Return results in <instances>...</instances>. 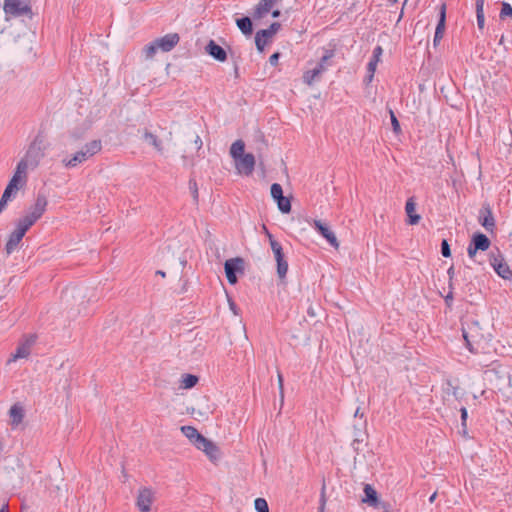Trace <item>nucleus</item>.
<instances>
[{
    "label": "nucleus",
    "mask_w": 512,
    "mask_h": 512,
    "mask_svg": "<svg viewBox=\"0 0 512 512\" xmlns=\"http://www.w3.org/2000/svg\"><path fill=\"white\" fill-rule=\"evenodd\" d=\"M181 432L189 439L192 445L198 450H201L212 462H216L220 459L221 453L218 446L211 440L204 437L198 432L193 426H182Z\"/></svg>",
    "instance_id": "1"
},
{
    "label": "nucleus",
    "mask_w": 512,
    "mask_h": 512,
    "mask_svg": "<svg viewBox=\"0 0 512 512\" xmlns=\"http://www.w3.org/2000/svg\"><path fill=\"white\" fill-rule=\"evenodd\" d=\"M102 149V143L100 140H92L85 144L81 150L77 151L72 157H64L61 163L65 168H75L83 162L87 161Z\"/></svg>",
    "instance_id": "2"
},
{
    "label": "nucleus",
    "mask_w": 512,
    "mask_h": 512,
    "mask_svg": "<svg viewBox=\"0 0 512 512\" xmlns=\"http://www.w3.org/2000/svg\"><path fill=\"white\" fill-rule=\"evenodd\" d=\"M179 41L180 37L177 33L166 34L145 45L143 48V54L146 59H151L154 57L157 51H171L179 43Z\"/></svg>",
    "instance_id": "3"
},
{
    "label": "nucleus",
    "mask_w": 512,
    "mask_h": 512,
    "mask_svg": "<svg viewBox=\"0 0 512 512\" xmlns=\"http://www.w3.org/2000/svg\"><path fill=\"white\" fill-rule=\"evenodd\" d=\"M488 261L498 276L505 280L512 279V270L505 261L503 254L498 249L488 254Z\"/></svg>",
    "instance_id": "4"
},
{
    "label": "nucleus",
    "mask_w": 512,
    "mask_h": 512,
    "mask_svg": "<svg viewBox=\"0 0 512 512\" xmlns=\"http://www.w3.org/2000/svg\"><path fill=\"white\" fill-rule=\"evenodd\" d=\"M462 334L469 351L475 353L476 349L473 345L478 343L480 337V328L477 321H472L471 323L466 321L462 327Z\"/></svg>",
    "instance_id": "5"
},
{
    "label": "nucleus",
    "mask_w": 512,
    "mask_h": 512,
    "mask_svg": "<svg viewBox=\"0 0 512 512\" xmlns=\"http://www.w3.org/2000/svg\"><path fill=\"white\" fill-rule=\"evenodd\" d=\"M34 343V336L26 337L21 343H19L18 347L16 348V351L12 353L11 356L8 358L7 365H10L22 359H28V357L31 354V349Z\"/></svg>",
    "instance_id": "6"
},
{
    "label": "nucleus",
    "mask_w": 512,
    "mask_h": 512,
    "mask_svg": "<svg viewBox=\"0 0 512 512\" xmlns=\"http://www.w3.org/2000/svg\"><path fill=\"white\" fill-rule=\"evenodd\" d=\"M3 9L6 14L19 17L22 15H31V7L23 0H4Z\"/></svg>",
    "instance_id": "7"
},
{
    "label": "nucleus",
    "mask_w": 512,
    "mask_h": 512,
    "mask_svg": "<svg viewBox=\"0 0 512 512\" xmlns=\"http://www.w3.org/2000/svg\"><path fill=\"white\" fill-rule=\"evenodd\" d=\"M281 25L278 22L272 23L269 28L259 30L255 35V44L258 51L263 52L264 47L272 40L274 35L280 29Z\"/></svg>",
    "instance_id": "8"
},
{
    "label": "nucleus",
    "mask_w": 512,
    "mask_h": 512,
    "mask_svg": "<svg viewBox=\"0 0 512 512\" xmlns=\"http://www.w3.org/2000/svg\"><path fill=\"white\" fill-rule=\"evenodd\" d=\"M234 161L238 174L249 176L253 173L255 167V157L253 154L246 153Z\"/></svg>",
    "instance_id": "9"
},
{
    "label": "nucleus",
    "mask_w": 512,
    "mask_h": 512,
    "mask_svg": "<svg viewBox=\"0 0 512 512\" xmlns=\"http://www.w3.org/2000/svg\"><path fill=\"white\" fill-rule=\"evenodd\" d=\"M243 263V259L241 258H232L225 261V274L230 284H235L237 282L236 273L243 271Z\"/></svg>",
    "instance_id": "10"
},
{
    "label": "nucleus",
    "mask_w": 512,
    "mask_h": 512,
    "mask_svg": "<svg viewBox=\"0 0 512 512\" xmlns=\"http://www.w3.org/2000/svg\"><path fill=\"white\" fill-rule=\"evenodd\" d=\"M154 500V493L150 488L142 487L138 491L136 506L141 512H149Z\"/></svg>",
    "instance_id": "11"
},
{
    "label": "nucleus",
    "mask_w": 512,
    "mask_h": 512,
    "mask_svg": "<svg viewBox=\"0 0 512 512\" xmlns=\"http://www.w3.org/2000/svg\"><path fill=\"white\" fill-rule=\"evenodd\" d=\"M48 205V200L44 194L39 193L33 205L27 211V214L35 221L40 219L45 213Z\"/></svg>",
    "instance_id": "12"
},
{
    "label": "nucleus",
    "mask_w": 512,
    "mask_h": 512,
    "mask_svg": "<svg viewBox=\"0 0 512 512\" xmlns=\"http://www.w3.org/2000/svg\"><path fill=\"white\" fill-rule=\"evenodd\" d=\"M9 417L11 419L10 425L12 428H17L24 420L25 409L21 402H17L9 409Z\"/></svg>",
    "instance_id": "13"
},
{
    "label": "nucleus",
    "mask_w": 512,
    "mask_h": 512,
    "mask_svg": "<svg viewBox=\"0 0 512 512\" xmlns=\"http://www.w3.org/2000/svg\"><path fill=\"white\" fill-rule=\"evenodd\" d=\"M314 228L329 242L334 248L339 247V242L330 228L320 220H314Z\"/></svg>",
    "instance_id": "14"
},
{
    "label": "nucleus",
    "mask_w": 512,
    "mask_h": 512,
    "mask_svg": "<svg viewBox=\"0 0 512 512\" xmlns=\"http://www.w3.org/2000/svg\"><path fill=\"white\" fill-rule=\"evenodd\" d=\"M42 157L43 153L41 152L40 148L36 147V145H31L25 156L20 161H25L26 165L33 169L38 166Z\"/></svg>",
    "instance_id": "15"
},
{
    "label": "nucleus",
    "mask_w": 512,
    "mask_h": 512,
    "mask_svg": "<svg viewBox=\"0 0 512 512\" xmlns=\"http://www.w3.org/2000/svg\"><path fill=\"white\" fill-rule=\"evenodd\" d=\"M366 421L364 420L360 427L354 425L353 441L351 443L352 448L355 452H359L360 445L363 444L367 439V432L365 430Z\"/></svg>",
    "instance_id": "16"
},
{
    "label": "nucleus",
    "mask_w": 512,
    "mask_h": 512,
    "mask_svg": "<svg viewBox=\"0 0 512 512\" xmlns=\"http://www.w3.org/2000/svg\"><path fill=\"white\" fill-rule=\"evenodd\" d=\"M205 51L212 58L219 62H225L227 59V53L223 47L218 45L214 40H210L205 47Z\"/></svg>",
    "instance_id": "17"
},
{
    "label": "nucleus",
    "mask_w": 512,
    "mask_h": 512,
    "mask_svg": "<svg viewBox=\"0 0 512 512\" xmlns=\"http://www.w3.org/2000/svg\"><path fill=\"white\" fill-rule=\"evenodd\" d=\"M382 54H383L382 47L379 45L376 46L373 50L372 58L370 59V61L368 62V65H367L368 75L366 76V80L368 83H370L374 77L376 67H377L378 63L380 62Z\"/></svg>",
    "instance_id": "18"
},
{
    "label": "nucleus",
    "mask_w": 512,
    "mask_h": 512,
    "mask_svg": "<svg viewBox=\"0 0 512 512\" xmlns=\"http://www.w3.org/2000/svg\"><path fill=\"white\" fill-rule=\"evenodd\" d=\"M277 2L278 0H260L253 13L254 19L264 18Z\"/></svg>",
    "instance_id": "19"
},
{
    "label": "nucleus",
    "mask_w": 512,
    "mask_h": 512,
    "mask_svg": "<svg viewBox=\"0 0 512 512\" xmlns=\"http://www.w3.org/2000/svg\"><path fill=\"white\" fill-rule=\"evenodd\" d=\"M445 21H446V4H442L440 6L439 10V21L436 26L435 35H434V45H437V43L443 38L444 31H445Z\"/></svg>",
    "instance_id": "20"
},
{
    "label": "nucleus",
    "mask_w": 512,
    "mask_h": 512,
    "mask_svg": "<svg viewBox=\"0 0 512 512\" xmlns=\"http://www.w3.org/2000/svg\"><path fill=\"white\" fill-rule=\"evenodd\" d=\"M482 227L493 237L496 230V220L491 208H485L482 214Z\"/></svg>",
    "instance_id": "21"
},
{
    "label": "nucleus",
    "mask_w": 512,
    "mask_h": 512,
    "mask_svg": "<svg viewBox=\"0 0 512 512\" xmlns=\"http://www.w3.org/2000/svg\"><path fill=\"white\" fill-rule=\"evenodd\" d=\"M405 212L408 216V224L416 225L419 223L421 217L416 213V203L413 197H410L405 205Z\"/></svg>",
    "instance_id": "22"
},
{
    "label": "nucleus",
    "mask_w": 512,
    "mask_h": 512,
    "mask_svg": "<svg viewBox=\"0 0 512 512\" xmlns=\"http://www.w3.org/2000/svg\"><path fill=\"white\" fill-rule=\"evenodd\" d=\"M18 191L12 185L6 186L0 199V213L6 208L7 203L16 197Z\"/></svg>",
    "instance_id": "23"
},
{
    "label": "nucleus",
    "mask_w": 512,
    "mask_h": 512,
    "mask_svg": "<svg viewBox=\"0 0 512 512\" xmlns=\"http://www.w3.org/2000/svg\"><path fill=\"white\" fill-rule=\"evenodd\" d=\"M23 237H24V235H22L21 233H19L16 230H14L10 234L8 241L6 243V247H5L6 252L8 254L12 253L17 248V246L19 245V243L21 242Z\"/></svg>",
    "instance_id": "24"
},
{
    "label": "nucleus",
    "mask_w": 512,
    "mask_h": 512,
    "mask_svg": "<svg viewBox=\"0 0 512 512\" xmlns=\"http://www.w3.org/2000/svg\"><path fill=\"white\" fill-rule=\"evenodd\" d=\"M35 222L36 221L26 213L22 218L18 220L15 230L22 235H25V233Z\"/></svg>",
    "instance_id": "25"
},
{
    "label": "nucleus",
    "mask_w": 512,
    "mask_h": 512,
    "mask_svg": "<svg viewBox=\"0 0 512 512\" xmlns=\"http://www.w3.org/2000/svg\"><path fill=\"white\" fill-rule=\"evenodd\" d=\"M35 222L36 221L26 213L22 218L18 220L15 230L22 235H25V233Z\"/></svg>",
    "instance_id": "26"
},
{
    "label": "nucleus",
    "mask_w": 512,
    "mask_h": 512,
    "mask_svg": "<svg viewBox=\"0 0 512 512\" xmlns=\"http://www.w3.org/2000/svg\"><path fill=\"white\" fill-rule=\"evenodd\" d=\"M364 493L365 498H363V502L367 503L370 506H376L378 504L377 492L370 484H366L364 486Z\"/></svg>",
    "instance_id": "27"
},
{
    "label": "nucleus",
    "mask_w": 512,
    "mask_h": 512,
    "mask_svg": "<svg viewBox=\"0 0 512 512\" xmlns=\"http://www.w3.org/2000/svg\"><path fill=\"white\" fill-rule=\"evenodd\" d=\"M277 262V274L280 279H284L288 271V263L285 260L284 253L281 252L278 255H274Z\"/></svg>",
    "instance_id": "28"
},
{
    "label": "nucleus",
    "mask_w": 512,
    "mask_h": 512,
    "mask_svg": "<svg viewBox=\"0 0 512 512\" xmlns=\"http://www.w3.org/2000/svg\"><path fill=\"white\" fill-rule=\"evenodd\" d=\"M480 250V231H476L473 236L471 243L468 246L467 252L470 258H474L477 252Z\"/></svg>",
    "instance_id": "29"
},
{
    "label": "nucleus",
    "mask_w": 512,
    "mask_h": 512,
    "mask_svg": "<svg viewBox=\"0 0 512 512\" xmlns=\"http://www.w3.org/2000/svg\"><path fill=\"white\" fill-rule=\"evenodd\" d=\"M236 24L240 31L244 35H251L253 28H252V21L249 17H242L236 20Z\"/></svg>",
    "instance_id": "30"
},
{
    "label": "nucleus",
    "mask_w": 512,
    "mask_h": 512,
    "mask_svg": "<svg viewBox=\"0 0 512 512\" xmlns=\"http://www.w3.org/2000/svg\"><path fill=\"white\" fill-rule=\"evenodd\" d=\"M245 143L242 140H236L230 147V155L235 160L244 155Z\"/></svg>",
    "instance_id": "31"
},
{
    "label": "nucleus",
    "mask_w": 512,
    "mask_h": 512,
    "mask_svg": "<svg viewBox=\"0 0 512 512\" xmlns=\"http://www.w3.org/2000/svg\"><path fill=\"white\" fill-rule=\"evenodd\" d=\"M144 140L147 144L153 146L158 152L163 151L161 141L157 138L156 135L146 131L144 133Z\"/></svg>",
    "instance_id": "32"
},
{
    "label": "nucleus",
    "mask_w": 512,
    "mask_h": 512,
    "mask_svg": "<svg viewBox=\"0 0 512 512\" xmlns=\"http://www.w3.org/2000/svg\"><path fill=\"white\" fill-rule=\"evenodd\" d=\"M321 76V74L319 73V69H315V67L313 69H310L308 71H306L303 75V81L307 84V85H312L316 80L319 79V77Z\"/></svg>",
    "instance_id": "33"
},
{
    "label": "nucleus",
    "mask_w": 512,
    "mask_h": 512,
    "mask_svg": "<svg viewBox=\"0 0 512 512\" xmlns=\"http://www.w3.org/2000/svg\"><path fill=\"white\" fill-rule=\"evenodd\" d=\"M29 169V166L26 165L25 161H19L16 170L14 172V175L21 178L23 181H27V171Z\"/></svg>",
    "instance_id": "34"
},
{
    "label": "nucleus",
    "mask_w": 512,
    "mask_h": 512,
    "mask_svg": "<svg viewBox=\"0 0 512 512\" xmlns=\"http://www.w3.org/2000/svg\"><path fill=\"white\" fill-rule=\"evenodd\" d=\"M276 201H277L278 209L282 213H289L290 212V210H291V203H290V200L287 197L283 196V197L277 199Z\"/></svg>",
    "instance_id": "35"
},
{
    "label": "nucleus",
    "mask_w": 512,
    "mask_h": 512,
    "mask_svg": "<svg viewBox=\"0 0 512 512\" xmlns=\"http://www.w3.org/2000/svg\"><path fill=\"white\" fill-rule=\"evenodd\" d=\"M266 233L269 238V242H270V246L273 251V254L279 256V253L283 252L281 244L278 241H276L268 231H266Z\"/></svg>",
    "instance_id": "36"
},
{
    "label": "nucleus",
    "mask_w": 512,
    "mask_h": 512,
    "mask_svg": "<svg viewBox=\"0 0 512 512\" xmlns=\"http://www.w3.org/2000/svg\"><path fill=\"white\" fill-rule=\"evenodd\" d=\"M198 381V376L194 374H182L178 382L179 384H197Z\"/></svg>",
    "instance_id": "37"
},
{
    "label": "nucleus",
    "mask_w": 512,
    "mask_h": 512,
    "mask_svg": "<svg viewBox=\"0 0 512 512\" xmlns=\"http://www.w3.org/2000/svg\"><path fill=\"white\" fill-rule=\"evenodd\" d=\"M254 506L257 512H269L267 501L264 498L255 499Z\"/></svg>",
    "instance_id": "38"
},
{
    "label": "nucleus",
    "mask_w": 512,
    "mask_h": 512,
    "mask_svg": "<svg viewBox=\"0 0 512 512\" xmlns=\"http://www.w3.org/2000/svg\"><path fill=\"white\" fill-rule=\"evenodd\" d=\"M271 196L275 200L283 197V189H282V186L280 184L274 183V184L271 185Z\"/></svg>",
    "instance_id": "39"
},
{
    "label": "nucleus",
    "mask_w": 512,
    "mask_h": 512,
    "mask_svg": "<svg viewBox=\"0 0 512 512\" xmlns=\"http://www.w3.org/2000/svg\"><path fill=\"white\" fill-rule=\"evenodd\" d=\"M64 296H65V298L67 300L70 297L76 299V298H82L83 297V293H82L81 289L71 288V289H66Z\"/></svg>",
    "instance_id": "40"
},
{
    "label": "nucleus",
    "mask_w": 512,
    "mask_h": 512,
    "mask_svg": "<svg viewBox=\"0 0 512 512\" xmlns=\"http://www.w3.org/2000/svg\"><path fill=\"white\" fill-rule=\"evenodd\" d=\"M9 185H12V187H14L15 189L19 190L21 187H23L26 182L23 181L21 178H19L18 176L14 175L12 176V178L10 179Z\"/></svg>",
    "instance_id": "41"
},
{
    "label": "nucleus",
    "mask_w": 512,
    "mask_h": 512,
    "mask_svg": "<svg viewBox=\"0 0 512 512\" xmlns=\"http://www.w3.org/2000/svg\"><path fill=\"white\" fill-rule=\"evenodd\" d=\"M500 17L503 19L508 17L512 19V7L508 3H503Z\"/></svg>",
    "instance_id": "42"
},
{
    "label": "nucleus",
    "mask_w": 512,
    "mask_h": 512,
    "mask_svg": "<svg viewBox=\"0 0 512 512\" xmlns=\"http://www.w3.org/2000/svg\"><path fill=\"white\" fill-rule=\"evenodd\" d=\"M441 254L443 257H450L451 256V249L448 241L446 239L442 240L441 243Z\"/></svg>",
    "instance_id": "43"
},
{
    "label": "nucleus",
    "mask_w": 512,
    "mask_h": 512,
    "mask_svg": "<svg viewBox=\"0 0 512 512\" xmlns=\"http://www.w3.org/2000/svg\"><path fill=\"white\" fill-rule=\"evenodd\" d=\"M189 189L192 193L194 201L197 202L198 201V187H197V183L195 180L189 181Z\"/></svg>",
    "instance_id": "44"
},
{
    "label": "nucleus",
    "mask_w": 512,
    "mask_h": 512,
    "mask_svg": "<svg viewBox=\"0 0 512 512\" xmlns=\"http://www.w3.org/2000/svg\"><path fill=\"white\" fill-rule=\"evenodd\" d=\"M390 116H391V124L393 126L394 132L399 133L400 132V124L392 110H390Z\"/></svg>",
    "instance_id": "45"
},
{
    "label": "nucleus",
    "mask_w": 512,
    "mask_h": 512,
    "mask_svg": "<svg viewBox=\"0 0 512 512\" xmlns=\"http://www.w3.org/2000/svg\"><path fill=\"white\" fill-rule=\"evenodd\" d=\"M475 14L477 25L480 28V0H475Z\"/></svg>",
    "instance_id": "46"
},
{
    "label": "nucleus",
    "mask_w": 512,
    "mask_h": 512,
    "mask_svg": "<svg viewBox=\"0 0 512 512\" xmlns=\"http://www.w3.org/2000/svg\"><path fill=\"white\" fill-rule=\"evenodd\" d=\"M491 245V241L488 236L482 234V251L487 250Z\"/></svg>",
    "instance_id": "47"
},
{
    "label": "nucleus",
    "mask_w": 512,
    "mask_h": 512,
    "mask_svg": "<svg viewBox=\"0 0 512 512\" xmlns=\"http://www.w3.org/2000/svg\"><path fill=\"white\" fill-rule=\"evenodd\" d=\"M279 56H280V54H279V53H274V54H272V55L270 56V58H269V62H270V64H271V65H274V66H275V65H277V63H278V59H279Z\"/></svg>",
    "instance_id": "48"
},
{
    "label": "nucleus",
    "mask_w": 512,
    "mask_h": 512,
    "mask_svg": "<svg viewBox=\"0 0 512 512\" xmlns=\"http://www.w3.org/2000/svg\"><path fill=\"white\" fill-rule=\"evenodd\" d=\"M492 374H493L492 370H486V371L484 372V380H485V381H493V379H492V377H491V376H492Z\"/></svg>",
    "instance_id": "49"
},
{
    "label": "nucleus",
    "mask_w": 512,
    "mask_h": 512,
    "mask_svg": "<svg viewBox=\"0 0 512 512\" xmlns=\"http://www.w3.org/2000/svg\"><path fill=\"white\" fill-rule=\"evenodd\" d=\"M229 307H230V310H231L235 315H237V314H238L237 306H236V304H235L233 301H231V300H229Z\"/></svg>",
    "instance_id": "50"
},
{
    "label": "nucleus",
    "mask_w": 512,
    "mask_h": 512,
    "mask_svg": "<svg viewBox=\"0 0 512 512\" xmlns=\"http://www.w3.org/2000/svg\"><path fill=\"white\" fill-rule=\"evenodd\" d=\"M332 57V53H327L326 55H324L320 62L319 63H322L326 66V62Z\"/></svg>",
    "instance_id": "51"
},
{
    "label": "nucleus",
    "mask_w": 512,
    "mask_h": 512,
    "mask_svg": "<svg viewBox=\"0 0 512 512\" xmlns=\"http://www.w3.org/2000/svg\"><path fill=\"white\" fill-rule=\"evenodd\" d=\"M461 418H462L463 425H465V421H466V418H467V410H466V408H461Z\"/></svg>",
    "instance_id": "52"
},
{
    "label": "nucleus",
    "mask_w": 512,
    "mask_h": 512,
    "mask_svg": "<svg viewBox=\"0 0 512 512\" xmlns=\"http://www.w3.org/2000/svg\"><path fill=\"white\" fill-rule=\"evenodd\" d=\"M315 69H319V73L322 75V73L326 70V66L322 63H318L315 66Z\"/></svg>",
    "instance_id": "53"
},
{
    "label": "nucleus",
    "mask_w": 512,
    "mask_h": 512,
    "mask_svg": "<svg viewBox=\"0 0 512 512\" xmlns=\"http://www.w3.org/2000/svg\"><path fill=\"white\" fill-rule=\"evenodd\" d=\"M283 385H280L279 386V395H280V402H281V405L283 404V401H284V392H283Z\"/></svg>",
    "instance_id": "54"
},
{
    "label": "nucleus",
    "mask_w": 512,
    "mask_h": 512,
    "mask_svg": "<svg viewBox=\"0 0 512 512\" xmlns=\"http://www.w3.org/2000/svg\"><path fill=\"white\" fill-rule=\"evenodd\" d=\"M307 313H308V315H309V316H311V317H315V316H316L315 309H314L312 306H310V307L308 308Z\"/></svg>",
    "instance_id": "55"
},
{
    "label": "nucleus",
    "mask_w": 512,
    "mask_h": 512,
    "mask_svg": "<svg viewBox=\"0 0 512 512\" xmlns=\"http://www.w3.org/2000/svg\"><path fill=\"white\" fill-rule=\"evenodd\" d=\"M195 144L197 145V148L200 149L201 146H202V140L200 139L199 136H196V139H195Z\"/></svg>",
    "instance_id": "56"
},
{
    "label": "nucleus",
    "mask_w": 512,
    "mask_h": 512,
    "mask_svg": "<svg viewBox=\"0 0 512 512\" xmlns=\"http://www.w3.org/2000/svg\"><path fill=\"white\" fill-rule=\"evenodd\" d=\"M0 512H9L8 503H5V504L1 507Z\"/></svg>",
    "instance_id": "57"
},
{
    "label": "nucleus",
    "mask_w": 512,
    "mask_h": 512,
    "mask_svg": "<svg viewBox=\"0 0 512 512\" xmlns=\"http://www.w3.org/2000/svg\"><path fill=\"white\" fill-rule=\"evenodd\" d=\"M436 497H437V492H434V493L430 496V498H429V502H430V503H433V502L435 501Z\"/></svg>",
    "instance_id": "58"
},
{
    "label": "nucleus",
    "mask_w": 512,
    "mask_h": 512,
    "mask_svg": "<svg viewBox=\"0 0 512 512\" xmlns=\"http://www.w3.org/2000/svg\"><path fill=\"white\" fill-rule=\"evenodd\" d=\"M272 16L274 18H277L280 16V11L278 9L272 11Z\"/></svg>",
    "instance_id": "59"
},
{
    "label": "nucleus",
    "mask_w": 512,
    "mask_h": 512,
    "mask_svg": "<svg viewBox=\"0 0 512 512\" xmlns=\"http://www.w3.org/2000/svg\"><path fill=\"white\" fill-rule=\"evenodd\" d=\"M156 274H158V275H160V276H162V277H165V272H163V271H161V270H158V271L156 272Z\"/></svg>",
    "instance_id": "60"
},
{
    "label": "nucleus",
    "mask_w": 512,
    "mask_h": 512,
    "mask_svg": "<svg viewBox=\"0 0 512 512\" xmlns=\"http://www.w3.org/2000/svg\"><path fill=\"white\" fill-rule=\"evenodd\" d=\"M359 415H360V408H357V410L355 411L354 416L358 417Z\"/></svg>",
    "instance_id": "61"
},
{
    "label": "nucleus",
    "mask_w": 512,
    "mask_h": 512,
    "mask_svg": "<svg viewBox=\"0 0 512 512\" xmlns=\"http://www.w3.org/2000/svg\"><path fill=\"white\" fill-rule=\"evenodd\" d=\"M277 380L279 381L280 384H282L283 379L281 374H278Z\"/></svg>",
    "instance_id": "62"
},
{
    "label": "nucleus",
    "mask_w": 512,
    "mask_h": 512,
    "mask_svg": "<svg viewBox=\"0 0 512 512\" xmlns=\"http://www.w3.org/2000/svg\"><path fill=\"white\" fill-rule=\"evenodd\" d=\"M448 274L450 275V277L452 276V274H453V267H450L448 269Z\"/></svg>",
    "instance_id": "63"
},
{
    "label": "nucleus",
    "mask_w": 512,
    "mask_h": 512,
    "mask_svg": "<svg viewBox=\"0 0 512 512\" xmlns=\"http://www.w3.org/2000/svg\"><path fill=\"white\" fill-rule=\"evenodd\" d=\"M445 300H446V302H448V301L452 300V296H451V295H448V296L446 297V299H445Z\"/></svg>",
    "instance_id": "64"
}]
</instances>
